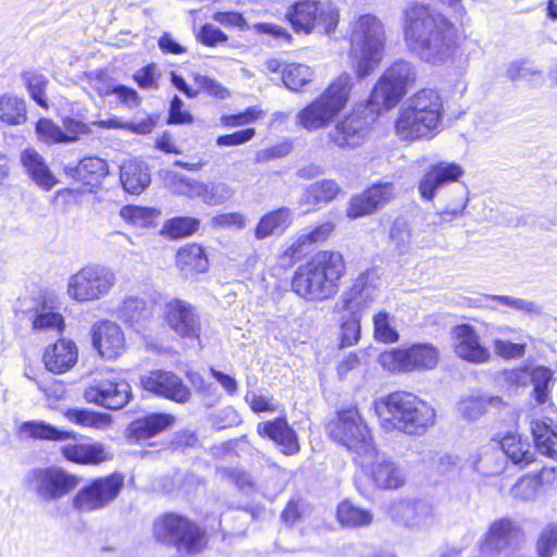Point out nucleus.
<instances>
[{
  "label": "nucleus",
  "instance_id": "nucleus-1",
  "mask_svg": "<svg viewBox=\"0 0 557 557\" xmlns=\"http://www.w3.org/2000/svg\"><path fill=\"white\" fill-rule=\"evenodd\" d=\"M404 34L410 51L433 65L450 60L457 48L454 24L422 3H410L404 9Z\"/></svg>",
  "mask_w": 557,
  "mask_h": 557
},
{
  "label": "nucleus",
  "instance_id": "nucleus-2",
  "mask_svg": "<svg viewBox=\"0 0 557 557\" xmlns=\"http://www.w3.org/2000/svg\"><path fill=\"white\" fill-rule=\"evenodd\" d=\"M345 274L343 255L338 251L321 250L297 268L292 288L307 301H323L337 294Z\"/></svg>",
  "mask_w": 557,
  "mask_h": 557
},
{
  "label": "nucleus",
  "instance_id": "nucleus-3",
  "mask_svg": "<svg viewBox=\"0 0 557 557\" xmlns=\"http://www.w3.org/2000/svg\"><path fill=\"white\" fill-rule=\"evenodd\" d=\"M382 429L407 435H423L435 423V409L426 400L409 392H394L374 403Z\"/></svg>",
  "mask_w": 557,
  "mask_h": 557
},
{
  "label": "nucleus",
  "instance_id": "nucleus-4",
  "mask_svg": "<svg viewBox=\"0 0 557 557\" xmlns=\"http://www.w3.org/2000/svg\"><path fill=\"white\" fill-rule=\"evenodd\" d=\"M443 115L440 94L431 88L421 89L400 107L395 124L396 134L401 140L431 139L440 133Z\"/></svg>",
  "mask_w": 557,
  "mask_h": 557
},
{
  "label": "nucleus",
  "instance_id": "nucleus-5",
  "mask_svg": "<svg viewBox=\"0 0 557 557\" xmlns=\"http://www.w3.org/2000/svg\"><path fill=\"white\" fill-rule=\"evenodd\" d=\"M385 29L373 14H362L350 23V53L356 63V74L363 78L383 60Z\"/></svg>",
  "mask_w": 557,
  "mask_h": 557
},
{
  "label": "nucleus",
  "instance_id": "nucleus-6",
  "mask_svg": "<svg viewBox=\"0 0 557 557\" xmlns=\"http://www.w3.org/2000/svg\"><path fill=\"white\" fill-rule=\"evenodd\" d=\"M351 81L348 73H342L324 92L297 113V123L310 132L329 126L345 108L352 87Z\"/></svg>",
  "mask_w": 557,
  "mask_h": 557
},
{
  "label": "nucleus",
  "instance_id": "nucleus-7",
  "mask_svg": "<svg viewBox=\"0 0 557 557\" xmlns=\"http://www.w3.org/2000/svg\"><path fill=\"white\" fill-rule=\"evenodd\" d=\"M330 436L355 455L359 466H366L375 455L370 430L356 407L337 412V417L329 424Z\"/></svg>",
  "mask_w": 557,
  "mask_h": 557
},
{
  "label": "nucleus",
  "instance_id": "nucleus-8",
  "mask_svg": "<svg viewBox=\"0 0 557 557\" xmlns=\"http://www.w3.org/2000/svg\"><path fill=\"white\" fill-rule=\"evenodd\" d=\"M417 79L416 66L405 60L391 64L381 75L370 95L376 110H389L398 104Z\"/></svg>",
  "mask_w": 557,
  "mask_h": 557
},
{
  "label": "nucleus",
  "instance_id": "nucleus-9",
  "mask_svg": "<svg viewBox=\"0 0 557 557\" xmlns=\"http://www.w3.org/2000/svg\"><path fill=\"white\" fill-rule=\"evenodd\" d=\"M115 284L114 273L106 267L89 264L69 277L67 294L78 302L99 300Z\"/></svg>",
  "mask_w": 557,
  "mask_h": 557
},
{
  "label": "nucleus",
  "instance_id": "nucleus-10",
  "mask_svg": "<svg viewBox=\"0 0 557 557\" xmlns=\"http://www.w3.org/2000/svg\"><path fill=\"white\" fill-rule=\"evenodd\" d=\"M379 360L391 372L429 371L438 364L440 351L431 344H414L407 348L386 350L380 355Z\"/></svg>",
  "mask_w": 557,
  "mask_h": 557
},
{
  "label": "nucleus",
  "instance_id": "nucleus-11",
  "mask_svg": "<svg viewBox=\"0 0 557 557\" xmlns=\"http://www.w3.org/2000/svg\"><path fill=\"white\" fill-rule=\"evenodd\" d=\"M285 18L297 33L310 34L315 26H321L326 34H331L338 24L339 12L335 7L320 1L304 0L289 7Z\"/></svg>",
  "mask_w": 557,
  "mask_h": 557
},
{
  "label": "nucleus",
  "instance_id": "nucleus-12",
  "mask_svg": "<svg viewBox=\"0 0 557 557\" xmlns=\"http://www.w3.org/2000/svg\"><path fill=\"white\" fill-rule=\"evenodd\" d=\"M78 478L55 468H37L25 478L26 488L44 500L59 499L78 485Z\"/></svg>",
  "mask_w": 557,
  "mask_h": 557
},
{
  "label": "nucleus",
  "instance_id": "nucleus-13",
  "mask_svg": "<svg viewBox=\"0 0 557 557\" xmlns=\"http://www.w3.org/2000/svg\"><path fill=\"white\" fill-rule=\"evenodd\" d=\"M166 180L175 194L188 198H199L208 206L223 205L234 195L233 188L224 182L205 183L175 172L168 173Z\"/></svg>",
  "mask_w": 557,
  "mask_h": 557
},
{
  "label": "nucleus",
  "instance_id": "nucleus-14",
  "mask_svg": "<svg viewBox=\"0 0 557 557\" xmlns=\"http://www.w3.org/2000/svg\"><path fill=\"white\" fill-rule=\"evenodd\" d=\"M123 485L124 480L120 474L96 479L78 491L73 498V506L81 512L100 510L117 497Z\"/></svg>",
  "mask_w": 557,
  "mask_h": 557
},
{
  "label": "nucleus",
  "instance_id": "nucleus-15",
  "mask_svg": "<svg viewBox=\"0 0 557 557\" xmlns=\"http://www.w3.org/2000/svg\"><path fill=\"white\" fill-rule=\"evenodd\" d=\"M163 317L166 325L177 336L200 344L201 320L193 305L182 299H172L165 304Z\"/></svg>",
  "mask_w": 557,
  "mask_h": 557
},
{
  "label": "nucleus",
  "instance_id": "nucleus-16",
  "mask_svg": "<svg viewBox=\"0 0 557 557\" xmlns=\"http://www.w3.org/2000/svg\"><path fill=\"white\" fill-rule=\"evenodd\" d=\"M376 297L375 285L369 282V274L363 272L354 280L347 290L342 293L335 302L334 311L361 317L362 312L372 306Z\"/></svg>",
  "mask_w": 557,
  "mask_h": 557
},
{
  "label": "nucleus",
  "instance_id": "nucleus-17",
  "mask_svg": "<svg viewBox=\"0 0 557 557\" xmlns=\"http://www.w3.org/2000/svg\"><path fill=\"white\" fill-rule=\"evenodd\" d=\"M154 533L160 542L188 554L199 553L208 544L207 535L198 524H161Z\"/></svg>",
  "mask_w": 557,
  "mask_h": 557
},
{
  "label": "nucleus",
  "instance_id": "nucleus-18",
  "mask_svg": "<svg viewBox=\"0 0 557 557\" xmlns=\"http://www.w3.org/2000/svg\"><path fill=\"white\" fill-rule=\"evenodd\" d=\"M132 397L131 385L125 380H101L84 391V398L111 410L123 408Z\"/></svg>",
  "mask_w": 557,
  "mask_h": 557
},
{
  "label": "nucleus",
  "instance_id": "nucleus-19",
  "mask_svg": "<svg viewBox=\"0 0 557 557\" xmlns=\"http://www.w3.org/2000/svg\"><path fill=\"white\" fill-rule=\"evenodd\" d=\"M140 382L144 389L178 404L187 403L191 396L190 389L182 379L171 371H151L144 375Z\"/></svg>",
  "mask_w": 557,
  "mask_h": 557
},
{
  "label": "nucleus",
  "instance_id": "nucleus-20",
  "mask_svg": "<svg viewBox=\"0 0 557 557\" xmlns=\"http://www.w3.org/2000/svg\"><path fill=\"white\" fill-rule=\"evenodd\" d=\"M369 135V122L359 112L346 115L329 132V139L341 149L360 147Z\"/></svg>",
  "mask_w": 557,
  "mask_h": 557
},
{
  "label": "nucleus",
  "instance_id": "nucleus-21",
  "mask_svg": "<svg viewBox=\"0 0 557 557\" xmlns=\"http://www.w3.org/2000/svg\"><path fill=\"white\" fill-rule=\"evenodd\" d=\"M92 346L106 359H114L125 350L124 333L119 324L103 320L91 327Z\"/></svg>",
  "mask_w": 557,
  "mask_h": 557
},
{
  "label": "nucleus",
  "instance_id": "nucleus-22",
  "mask_svg": "<svg viewBox=\"0 0 557 557\" xmlns=\"http://www.w3.org/2000/svg\"><path fill=\"white\" fill-rule=\"evenodd\" d=\"M453 342L455 354L468 362L484 363L491 358L490 350L480 343V336L471 325L455 326Z\"/></svg>",
  "mask_w": 557,
  "mask_h": 557
},
{
  "label": "nucleus",
  "instance_id": "nucleus-23",
  "mask_svg": "<svg viewBox=\"0 0 557 557\" xmlns=\"http://www.w3.org/2000/svg\"><path fill=\"white\" fill-rule=\"evenodd\" d=\"M463 174L461 166L454 162H440L433 165L421 178L419 193L422 198L431 200L437 189L446 184L458 181Z\"/></svg>",
  "mask_w": 557,
  "mask_h": 557
},
{
  "label": "nucleus",
  "instance_id": "nucleus-24",
  "mask_svg": "<svg viewBox=\"0 0 557 557\" xmlns=\"http://www.w3.org/2000/svg\"><path fill=\"white\" fill-rule=\"evenodd\" d=\"M257 433L281 446V451L285 455L292 456L299 451L300 446L296 432L283 417L258 423Z\"/></svg>",
  "mask_w": 557,
  "mask_h": 557
},
{
  "label": "nucleus",
  "instance_id": "nucleus-25",
  "mask_svg": "<svg viewBox=\"0 0 557 557\" xmlns=\"http://www.w3.org/2000/svg\"><path fill=\"white\" fill-rule=\"evenodd\" d=\"M361 467L368 469L372 480L380 488L395 490L405 483L403 470L392 460L380 455L376 449L375 455L368 460L366 466Z\"/></svg>",
  "mask_w": 557,
  "mask_h": 557
},
{
  "label": "nucleus",
  "instance_id": "nucleus-26",
  "mask_svg": "<svg viewBox=\"0 0 557 557\" xmlns=\"http://www.w3.org/2000/svg\"><path fill=\"white\" fill-rule=\"evenodd\" d=\"M78 358V349L74 342L59 339L46 348L42 361L49 372L62 374L72 369Z\"/></svg>",
  "mask_w": 557,
  "mask_h": 557
},
{
  "label": "nucleus",
  "instance_id": "nucleus-27",
  "mask_svg": "<svg viewBox=\"0 0 557 557\" xmlns=\"http://www.w3.org/2000/svg\"><path fill=\"white\" fill-rule=\"evenodd\" d=\"M63 171L66 176L85 185L98 184L109 173L107 162L97 157L84 158L75 165L66 164Z\"/></svg>",
  "mask_w": 557,
  "mask_h": 557
},
{
  "label": "nucleus",
  "instance_id": "nucleus-28",
  "mask_svg": "<svg viewBox=\"0 0 557 557\" xmlns=\"http://www.w3.org/2000/svg\"><path fill=\"white\" fill-rule=\"evenodd\" d=\"M174 418L165 413H152L133 421L127 428V436L133 442L148 440L172 424Z\"/></svg>",
  "mask_w": 557,
  "mask_h": 557
},
{
  "label": "nucleus",
  "instance_id": "nucleus-29",
  "mask_svg": "<svg viewBox=\"0 0 557 557\" xmlns=\"http://www.w3.org/2000/svg\"><path fill=\"white\" fill-rule=\"evenodd\" d=\"M503 456L520 467L528 466L535 459L532 444L518 434H507L497 443Z\"/></svg>",
  "mask_w": 557,
  "mask_h": 557
},
{
  "label": "nucleus",
  "instance_id": "nucleus-30",
  "mask_svg": "<svg viewBox=\"0 0 557 557\" xmlns=\"http://www.w3.org/2000/svg\"><path fill=\"white\" fill-rule=\"evenodd\" d=\"M120 180L124 189L134 195L143 193L151 182L146 164L136 160L126 161L121 165Z\"/></svg>",
  "mask_w": 557,
  "mask_h": 557
},
{
  "label": "nucleus",
  "instance_id": "nucleus-31",
  "mask_svg": "<svg viewBox=\"0 0 557 557\" xmlns=\"http://www.w3.org/2000/svg\"><path fill=\"white\" fill-rule=\"evenodd\" d=\"M21 162L29 176L42 188L50 189L57 184L44 158L35 149H24L21 153Z\"/></svg>",
  "mask_w": 557,
  "mask_h": 557
},
{
  "label": "nucleus",
  "instance_id": "nucleus-32",
  "mask_svg": "<svg viewBox=\"0 0 557 557\" xmlns=\"http://www.w3.org/2000/svg\"><path fill=\"white\" fill-rule=\"evenodd\" d=\"M432 516V505L422 499L397 500L389 508V518L393 520H428Z\"/></svg>",
  "mask_w": 557,
  "mask_h": 557
},
{
  "label": "nucleus",
  "instance_id": "nucleus-33",
  "mask_svg": "<svg viewBox=\"0 0 557 557\" xmlns=\"http://www.w3.org/2000/svg\"><path fill=\"white\" fill-rule=\"evenodd\" d=\"M176 265L185 276H193L207 271L208 259L202 247L186 245L176 253Z\"/></svg>",
  "mask_w": 557,
  "mask_h": 557
},
{
  "label": "nucleus",
  "instance_id": "nucleus-34",
  "mask_svg": "<svg viewBox=\"0 0 557 557\" xmlns=\"http://www.w3.org/2000/svg\"><path fill=\"white\" fill-rule=\"evenodd\" d=\"M531 432L539 451L557 459V426H552L545 421L533 420Z\"/></svg>",
  "mask_w": 557,
  "mask_h": 557
},
{
  "label": "nucleus",
  "instance_id": "nucleus-35",
  "mask_svg": "<svg viewBox=\"0 0 557 557\" xmlns=\"http://www.w3.org/2000/svg\"><path fill=\"white\" fill-rule=\"evenodd\" d=\"M292 222V211L281 208L263 215L256 226L255 235L258 239L284 232Z\"/></svg>",
  "mask_w": 557,
  "mask_h": 557
},
{
  "label": "nucleus",
  "instance_id": "nucleus-36",
  "mask_svg": "<svg viewBox=\"0 0 557 557\" xmlns=\"http://www.w3.org/2000/svg\"><path fill=\"white\" fill-rule=\"evenodd\" d=\"M62 454L67 460L77 463H99L106 459L104 448L99 443L65 445Z\"/></svg>",
  "mask_w": 557,
  "mask_h": 557
},
{
  "label": "nucleus",
  "instance_id": "nucleus-37",
  "mask_svg": "<svg viewBox=\"0 0 557 557\" xmlns=\"http://www.w3.org/2000/svg\"><path fill=\"white\" fill-rule=\"evenodd\" d=\"M389 243L394 251L399 255L410 253L413 248V233L409 222L403 218H396L389 227Z\"/></svg>",
  "mask_w": 557,
  "mask_h": 557
},
{
  "label": "nucleus",
  "instance_id": "nucleus-38",
  "mask_svg": "<svg viewBox=\"0 0 557 557\" xmlns=\"http://www.w3.org/2000/svg\"><path fill=\"white\" fill-rule=\"evenodd\" d=\"M506 459L498 444H492L483 448L474 462L475 470L482 475H497L505 469Z\"/></svg>",
  "mask_w": 557,
  "mask_h": 557
},
{
  "label": "nucleus",
  "instance_id": "nucleus-39",
  "mask_svg": "<svg viewBox=\"0 0 557 557\" xmlns=\"http://www.w3.org/2000/svg\"><path fill=\"white\" fill-rule=\"evenodd\" d=\"M341 191V187L333 180H323L309 185L301 197L300 202L304 205H318L329 202L335 199Z\"/></svg>",
  "mask_w": 557,
  "mask_h": 557
},
{
  "label": "nucleus",
  "instance_id": "nucleus-40",
  "mask_svg": "<svg viewBox=\"0 0 557 557\" xmlns=\"http://www.w3.org/2000/svg\"><path fill=\"white\" fill-rule=\"evenodd\" d=\"M0 120L10 125H18L26 120V106L22 98L13 95L0 97Z\"/></svg>",
  "mask_w": 557,
  "mask_h": 557
},
{
  "label": "nucleus",
  "instance_id": "nucleus-41",
  "mask_svg": "<svg viewBox=\"0 0 557 557\" xmlns=\"http://www.w3.org/2000/svg\"><path fill=\"white\" fill-rule=\"evenodd\" d=\"M22 431L30 437L45 441H66L74 436L73 432L59 430L44 421H28L22 424Z\"/></svg>",
  "mask_w": 557,
  "mask_h": 557
},
{
  "label": "nucleus",
  "instance_id": "nucleus-42",
  "mask_svg": "<svg viewBox=\"0 0 557 557\" xmlns=\"http://www.w3.org/2000/svg\"><path fill=\"white\" fill-rule=\"evenodd\" d=\"M312 70L305 64H289L282 73V82L293 91H298L302 86L311 82Z\"/></svg>",
  "mask_w": 557,
  "mask_h": 557
},
{
  "label": "nucleus",
  "instance_id": "nucleus-43",
  "mask_svg": "<svg viewBox=\"0 0 557 557\" xmlns=\"http://www.w3.org/2000/svg\"><path fill=\"white\" fill-rule=\"evenodd\" d=\"M33 327L39 331H55L61 333L64 327V319L60 313L54 312L52 308L44 305L37 309L33 320Z\"/></svg>",
  "mask_w": 557,
  "mask_h": 557
},
{
  "label": "nucleus",
  "instance_id": "nucleus-44",
  "mask_svg": "<svg viewBox=\"0 0 557 557\" xmlns=\"http://www.w3.org/2000/svg\"><path fill=\"white\" fill-rule=\"evenodd\" d=\"M200 225V221L191 216L173 218L163 226L162 232L171 238H181L194 234Z\"/></svg>",
  "mask_w": 557,
  "mask_h": 557
},
{
  "label": "nucleus",
  "instance_id": "nucleus-45",
  "mask_svg": "<svg viewBox=\"0 0 557 557\" xmlns=\"http://www.w3.org/2000/svg\"><path fill=\"white\" fill-rule=\"evenodd\" d=\"M65 416L71 422L82 426L101 429L109 425L110 423V418L108 414L97 413L90 410L71 409L67 410Z\"/></svg>",
  "mask_w": 557,
  "mask_h": 557
},
{
  "label": "nucleus",
  "instance_id": "nucleus-46",
  "mask_svg": "<svg viewBox=\"0 0 557 557\" xmlns=\"http://www.w3.org/2000/svg\"><path fill=\"white\" fill-rule=\"evenodd\" d=\"M334 231L332 222L322 223L312 230H304L297 237L296 243L290 247L293 252L298 251L306 244H313L325 240Z\"/></svg>",
  "mask_w": 557,
  "mask_h": 557
},
{
  "label": "nucleus",
  "instance_id": "nucleus-47",
  "mask_svg": "<svg viewBox=\"0 0 557 557\" xmlns=\"http://www.w3.org/2000/svg\"><path fill=\"white\" fill-rule=\"evenodd\" d=\"M23 79L27 86L30 97L42 108H48L46 98V87L48 79L36 72H25Z\"/></svg>",
  "mask_w": 557,
  "mask_h": 557
},
{
  "label": "nucleus",
  "instance_id": "nucleus-48",
  "mask_svg": "<svg viewBox=\"0 0 557 557\" xmlns=\"http://www.w3.org/2000/svg\"><path fill=\"white\" fill-rule=\"evenodd\" d=\"M374 337L382 343H396L399 335L392 324L391 315L381 311L373 317Z\"/></svg>",
  "mask_w": 557,
  "mask_h": 557
},
{
  "label": "nucleus",
  "instance_id": "nucleus-49",
  "mask_svg": "<svg viewBox=\"0 0 557 557\" xmlns=\"http://www.w3.org/2000/svg\"><path fill=\"white\" fill-rule=\"evenodd\" d=\"M531 382L534 386L536 400L544 404L547 399L549 385L553 382V371L546 367H536L532 370Z\"/></svg>",
  "mask_w": 557,
  "mask_h": 557
},
{
  "label": "nucleus",
  "instance_id": "nucleus-50",
  "mask_svg": "<svg viewBox=\"0 0 557 557\" xmlns=\"http://www.w3.org/2000/svg\"><path fill=\"white\" fill-rule=\"evenodd\" d=\"M119 311L120 315L129 322H139L148 315L146 302L135 296L125 298Z\"/></svg>",
  "mask_w": 557,
  "mask_h": 557
},
{
  "label": "nucleus",
  "instance_id": "nucleus-51",
  "mask_svg": "<svg viewBox=\"0 0 557 557\" xmlns=\"http://www.w3.org/2000/svg\"><path fill=\"white\" fill-rule=\"evenodd\" d=\"M360 321L361 317L349 314V317L342 319L341 324V344L342 348L349 347L358 343L360 337Z\"/></svg>",
  "mask_w": 557,
  "mask_h": 557
},
{
  "label": "nucleus",
  "instance_id": "nucleus-52",
  "mask_svg": "<svg viewBox=\"0 0 557 557\" xmlns=\"http://www.w3.org/2000/svg\"><path fill=\"white\" fill-rule=\"evenodd\" d=\"M540 487L541 480L537 476L525 475L511 487L510 494L513 498L529 500L537 495Z\"/></svg>",
  "mask_w": 557,
  "mask_h": 557
},
{
  "label": "nucleus",
  "instance_id": "nucleus-53",
  "mask_svg": "<svg viewBox=\"0 0 557 557\" xmlns=\"http://www.w3.org/2000/svg\"><path fill=\"white\" fill-rule=\"evenodd\" d=\"M376 210L383 208L396 195V188L393 183L383 182L372 185L364 190Z\"/></svg>",
  "mask_w": 557,
  "mask_h": 557
},
{
  "label": "nucleus",
  "instance_id": "nucleus-54",
  "mask_svg": "<svg viewBox=\"0 0 557 557\" xmlns=\"http://www.w3.org/2000/svg\"><path fill=\"white\" fill-rule=\"evenodd\" d=\"M372 515L349 500L342 502L337 507L338 522H371Z\"/></svg>",
  "mask_w": 557,
  "mask_h": 557
},
{
  "label": "nucleus",
  "instance_id": "nucleus-55",
  "mask_svg": "<svg viewBox=\"0 0 557 557\" xmlns=\"http://www.w3.org/2000/svg\"><path fill=\"white\" fill-rule=\"evenodd\" d=\"M120 215L135 225L146 226L152 223L156 211L147 207L124 206L120 211Z\"/></svg>",
  "mask_w": 557,
  "mask_h": 557
},
{
  "label": "nucleus",
  "instance_id": "nucleus-56",
  "mask_svg": "<svg viewBox=\"0 0 557 557\" xmlns=\"http://www.w3.org/2000/svg\"><path fill=\"white\" fill-rule=\"evenodd\" d=\"M36 133L46 144L65 143L63 129L49 119H40L37 122Z\"/></svg>",
  "mask_w": 557,
  "mask_h": 557
},
{
  "label": "nucleus",
  "instance_id": "nucleus-57",
  "mask_svg": "<svg viewBox=\"0 0 557 557\" xmlns=\"http://www.w3.org/2000/svg\"><path fill=\"white\" fill-rule=\"evenodd\" d=\"M374 205L370 200L367 193L363 190L359 195L354 196L347 208V216L350 219H358L364 215L376 212Z\"/></svg>",
  "mask_w": 557,
  "mask_h": 557
},
{
  "label": "nucleus",
  "instance_id": "nucleus-58",
  "mask_svg": "<svg viewBox=\"0 0 557 557\" xmlns=\"http://www.w3.org/2000/svg\"><path fill=\"white\" fill-rule=\"evenodd\" d=\"M525 342L518 341L517 343H512L506 338H496L494 339V351L502 358L505 359H516L520 358L525 352Z\"/></svg>",
  "mask_w": 557,
  "mask_h": 557
},
{
  "label": "nucleus",
  "instance_id": "nucleus-59",
  "mask_svg": "<svg viewBox=\"0 0 557 557\" xmlns=\"http://www.w3.org/2000/svg\"><path fill=\"white\" fill-rule=\"evenodd\" d=\"M541 70L532 66L525 60L511 61L506 70V75L509 81L516 82L518 79H528L533 75H540Z\"/></svg>",
  "mask_w": 557,
  "mask_h": 557
},
{
  "label": "nucleus",
  "instance_id": "nucleus-60",
  "mask_svg": "<svg viewBox=\"0 0 557 557\" xmlns=\"http://www.w3.org/2000/svg\"><path fill=\"white\" fill-rule=\"evenodd\" d=\"M310 507L300 498L290 499L282 512L284 522H295L309 518Z\"/></svg>",
  "mask_w": 557,
  "mask_h": 557
},
{
  "label": "nucleus",
  "instance_id": "nucleus-61",
  "mask_svg": "<svg viewBox=\"0 0 557 557\" xmlns=\"http://www.w3.org/2000/svg\"><path fill=\"white\" fill-rule=\"evenodd\" d=\"M557 548V525L548 528L540 535L536 544L539 557H552Z\"/></svg>",
  "mask_w": 557,
  "mask_h": 557
},
{
  "label": "nucleus",
  "instance_id": "nucleus-62",
  "mask_svg": "<svg viewBox=\"0 0 557 557\" xmlns=\"http://www.w3.org/2000/svg\"><path fill=\"white\" fill-rule=\"evenodd\" d=\"M246 219L238 212H227L214 215L210 224L213 228H236L245 227Z\"/></svg>",
  "mask_w": 557,
  "mask_h": 557
},
{
  "label": "nucleus",
  "instance_id": "nucleus-63",
  "mask_svg": "<svg viewBox=\"0 0 557 557\" xmlns=\"http://www.w3.org/2000/svg\"><path fill=\"white\" fill-rule=\"evenodd\" d=\"M494 401H498V398L488 400L482 397L468 398L460 403V411L469 419H476L485 412L487 403L492 404Z\"/></svg>",
  "mask_w": 557,
  "mask_h": 557
},
{
  "label": "nucleus",
  "instance_id": "nucleus-64",
  "mask_svg": "<svg viewBox=\"0 0 557 557\" xmlns=\"http://www.w3.org/2000/svg\"><path fill=\"white\" fill-rule=\"evenodd\" d=\"M245 399L253 412H274L277 410V404L270 396L250 392L246 394Z\"/></svg>",
  "mask_w": 557,
  "mask_h": 557
}]
</instances>
